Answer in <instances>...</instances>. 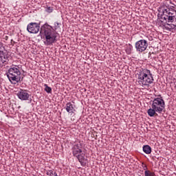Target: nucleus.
Here are the masks:
<instances>
[{"instance_id":"nucleus-1","label":"nucleus","mask_w":176,"mask_h":176,"mask_svg":"<svg viewBox=\"0 0 176 176\" xmlns=\"http://www.w3.org/2000/svg\"><path fill=\"white\" fill-rule=\"evenodd\" d=\"M41 34H43L45 41H43L45 46H51L53 43L57 42V38L58 37V33L55 32L53 27L49 24L45 23L41 28Z\"/></svg>"},{"instance_id":"nucleus-2","label":"nucleus","mask_w":176,"mask_h":176,"mask_svg":"<svg viewBox=\"0 0 176 176\" xmlns=\"http://www.w3.org/2000/svg\"><path fill=\"white\" fill-rule=\"evenodd\" d=\"M151 108L147 111V113L150 118L157 116V113H162L164 108H166V102H164L163 96L160 94L157 95V98L151 100Z\"/></svg>"},{"instance_id":"nucleus-3","label":"nucleus","mask_w":176,"mask_h":176,"mask_svg":"<svg viewBox=\"0 0 176 176\" xmlns=\"http://www.w3.org/2000/svg\"><path fill=\"white\" fill-rule=\"evenodd\" d=\"M83 143L80 140H77L74 142L72 147V155L74 157L78 159L79 163H80L82 167H85L87 164V159L85 157L86 155L83 153Z\"/></svg>"},{"instance_id":"nucleus-4","label":"nucleus","mask_w":176,"mask_h":176,"mask_svg":"<svg viewBox=\"0 0 176 176\" xmlns=\"http://www.w3.org/2000/svg\"><path fill=\"white\" fill-rule=\"evenodd\" d=\"M138 83L140 86H149L153 83V75L151 72V70L146 68H141L138 70Z\"/></svg>"},{"instance_id":"nucleus-5","label":"nucleus","mask_w":176,"mask_h":176,"mask_svg":"<svg viewBox=\"0 0 176 176\" xmlns=\"http://www.w3.org/2000/svg\"><path fill=\"white\" fill-rule=\"evenodd\" d=\"M7 77L11 83H20L23 82L24 77H21V72L17 68V66L11 67L8 69V72L6 74Z\"/></svg>"},{"instance_id":"nucleus-6","label":"nucleus","mask_w":176,"mask_h":176,"mask_svg":"<svg viewBox=\"0 0 176 176\" xmlns=\"http://www.w3.org/2000/svg\"><path fill=\"white\" fill-rule=\"evenodd\" d=\"M135 47L137 52L142 53L148 49V41L145 39L140 40L135 43Z\"/></svg>"},{"instance_id":"nucleus-7","label":"nucleus","mask_w":176,"mask_h":176,"mask_svg":"<svg viewBox=\"0 0 176 176\" xmlns=\"http://www.w3.org/2000/svg\"><path fill=\"white\" fill-rule=\"evenodd\" d=\"M16 96L21 101H31V95L29 94V91L27 89H20L16 94Z\"/></svg>"},{"instance_id":"nucleus-8","label":"nucleus","mask_w":176,"mask_h":176,"mask_svg":"<svg viewBox=\"0 0 176 176\" xmlns=\"http://www.w3.org/2000/svg\"><path fill=\"white\" fill-rule=\"evenodd\" d=\"M41 30V23L31 22L27 26V31L30 34H38Z\"/></svg>"},{"instance_id":"nucleus-9","label":"nucleus","mask_w":176,"mask_h":176,"mask_svg":"<svg viewBox=\"0 0 176 176\" xmlns=\"http://www.w3.org/2000/svg\"><path fill=\"white\" fill-rule=\"evenodd\" d=\"M65 109L68 113H70L71 116L75 113V109L74 108V105L71 102H67L66 104Z\"/></svg>"},{"instance_id":"nucleus-10","label":"nucleus","mask_w":176,"mask_h":176,"mask_svg":"<svg viewBox=\"0 0 176 176\" xmlns=\"http://www.w3.org/2000/svg\"><path fill=\"white\" fill-rule=\"evenodd\" d=\"M143 152L146 153V155H150V153H152V148H151L149 145H144L143 146Z\"/></svg>"},{"instance_id":"nucleus-11","label":"nucleus","mask_w":176,"mask_h":176,"mask_svg":"<svg viewBox=\"0 0 176 176\" xmlns=\"http://www.w3.org/2000/svg\"><path fill=\"white\" fill-rule=\"evenodd\" d=\"M0 61L4 65L8 64V63H9V56L8 55H2L1 58H0Z\"/></svg>"},{"instance_id":"nucleus-12","label":"nucleus","mask_w":176,"mask_h":176,"mask_svg":"<svg viewBox=\"0 0 176 176\" xmlns=\"http://www.w3.org/2000/svg\"><path fill=\"white\" fill-rule=\"evenodd\" d=\"M125 52H126V54H130L131 53V52H133V45L131 44H129L126 46Z\"/></svg>"},{"instance_id":"nucleus-13","label":"nucleus","mask_w":176,"mask_h":176,"mask_svg":"<svg viewBox=\"0 0 176 176\" xmlns=\"http://www.w3.org/2000/svg\"><path fill=\"white\" fill-rule=\"evenodd\" d=\"M163 26L164 27L165 30H167V31H171V30L173 28V25H170L168 23H164Z\"/></svg>"},{"instance_id":"nucleus-14","label":"nucleus","mask_w":176,"mask_h":176,"mask_svg":"<svg viewBox=\"0 0 176 176\" xmlns=\"http://www.w3.org/2000/svg\"><path fill=\"white\" fill-rule=\"evenodd\" d=\"M44 87H45V91H46V93H48L50 94H52V87H49L47 84H45Z\"/></svg>"},{"instance_id":"nucleus-15","label":"nucleus","mask_w":176,"mask_h":176,"mask_svg":"<svg viewBox=\"0 0 176 176\" xmlns=\"http://www.w3.org/2000/svg\"><path fill=\"white\" fill-rule=\"evenodd\" d=\"M144 176H155V173H153L151 170H145Z\"/></svg>"},{"instance_id":"nucleus-16","label":"nucleus","mask_w":176,"mask_h":176,"mask_svg":"<svg viewBox=\"0 0 176 176\" xmlns=\"http://www.w3.org/2000/svg\"><path fill=\"white\" fill-rule=\"evenodd\" d=\"M47 175L57 176V173L56 172H53V170H50V171L47 172Z\"/></svg>"},{"instance_id":"nucleus-17","label":"nucleus","mask_w":176,"mask_h":176,"mask_svg":"<svg viewBox=\"0 0 176 176\" xmlns=\"http://www.w3.org/2000/svg\"><path fill=\"white\" fill-rule=\"evenodd\" d=\"M53 10H54L53 7H49V6L46 7L45 12H47V13H52Z\"/></svg>"},{"instance_id":"nucleus-18","label":"nucleus","mask_w":176,"mask_h":176,"mask_svg":"<svg viewBox=\"0 0 176 176\" xmlns=\"http://www.w3.org/2000/svg\"><path fill=\"white\" fill-rule=\"evenodd\" d=\"M142 167H143V169L144 170V171H146L148 170V167L146 166V164H142Z\"/></svg>"},{"instance_id":"nucleus-19","label":"nucleus","mask_w":176,"mask_h":176,"mask_svg":"<svg viewBox=\"0 0 176 176\" xmlns=\"http://www.w3.org/2000/svg\"><path fill=\"white\" fill-rule=\"evenodd\" d=\"M1 47H0V58H2V56H3V51L1 50Z\"/></svg>"},{"instance_id":"nucleus-20","label":"nucleus","mask_w":176,"mask_h":176,"mask_svg":"<svg viewBox=\"0 0 176 176\" xmlns=\"http://www.w3.org/2000/svg\"><path fill=\"white\" fill-rule=\"evenodd\" d=\"M61 25V23H59L58 22H55L54 23V25H55V27L57 28V27H58V25Z\"/></svg>"},{"instance_id":"nucleus-21","label":"nucleus","mask_w":176,"mask_h":176,"mask_svg":"<svg viewBox=\"0 0 176 176\" xmlns=\"http://www.w3.org/2000/svg\"><path fill=\"white\" fill-rule=\"evenodd\" d=\"M4 39H6V41H8V40L9 39V36H6L4 37Z\"/></svg>"},{"instance_id":"nucleus-22","label":"nucleus","mask_w":176,"mask_h":176,"mask_svg":"<svg viewBox=\"0 0 176 176\" xmlns=\"http://www.w3.org/2000/svg\"><path fill=\"white\" fill-rule=\"evenodd\" d=\"M148 41H153V38H152V36H150V37L148 38Z\"/></svg>"},{"instance_id":"nucleus-23","label":"nucleus","mask_w":176,"mask_h":176,"mask_svg":"<svg viewBox=\"0 0 176 176\" xmlns=\"http://www.w3.org/2000/svg\"><path fill=\"white\" fill-rule=\"evenodd\" d=\"M173 30H176V25H173Z\"/></svg>"},{"instance_id":"nucleus-24","label":"nucleus","mask_w":176,"mask_h":176,"mask_svg":"<svg viewBox=\"0 0 176 176\" xmlns=\"http://www.w3.org/2000/svg\"><path fill=\"white\" fill-rule=\"evenodd\" d=\"M52 176H54V175H51Z\"/></svg>"}]
</instances>
